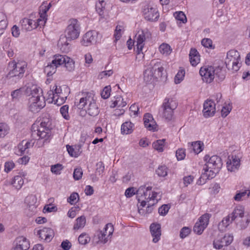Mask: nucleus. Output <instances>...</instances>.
Wrapping results in <instances>:
<instances>
[{
  "mask_svg": "<svg viewBox=\"0 0 250 250\" xmlns=\"http://www.w3.org/2000/svg\"><path fill=\"white\" fill-rule=\"evenodd\" d=\"M214 69L212 66L202 67L200 69V74L203 80L207 83H210L214 78Z\"/></svg>",
  "mask_w": 250,
  "mask_h": 250,
  "instance_id": "1a4fd4ad",
  "label": "nucleus"
},
{
  "mask_svg": "<svg viewBox=\"0 0 250 250\" xmlns=\"http://www.w3.org/2000/svg\"><path fill=\"white\" fill-rule=\"evenodd\" d=\"M189 60L192 66H196L200 62V55L195 48H191L189 54Z\"/></svg>",
  "mask_w": 250,
  "mask_h": 250,
  "instance_id": "aec40b11",
  "label": "nucleus"
},
{
  "mask_svg": "<svg viewBox=\"0 0 250 250\" xmlns=\"http://www.w3.org/2000/svg\"><path fill=\"white\" fill-rule=\"evenodd\" d=\"M29 248V242L25 237L21 236L16 238L11 250H27Z\"/></svg>",
  "mask_w": 250,
  "mask_h": 250,
  "instance_id": "ddd939ff",
  "label": "nucleus"
},
{
  "mask_svg": "<svg viewBox=\"0 0 250 250\" xmlns=\"http://www.w3.org/2000/svg\"><path fill=\"white\" fill-rule=\"evenodd\" d=\"M240 61L239 53L237 50H231L227 53L225 63L228 70L236 72L241 66Z\"/></svg>",
  "mask_w": 250,
  "mask_h": 250,
  "instance_id": "20e7f679",
  "label": "nucleus"
},
{
  "mask_svg": "<svg viewBox=\"0 0 250 250\" xmlns=\"http://www.w3.org/2000/svg\"><path fill=\"white\" fill-rule=\"evenodd\" d=\"M145 19L150 21H156L159 17V14L156 9L146 5L143 11Z\"/></svg>",
  "mask_w": 250,
  "mask_h": 250,
  "instance_id": "9b49d317",
  "label": "nucleus"
},
{
  "mask_svg": "<svg viewBox=\"0 0 250 250\" xmlns=\"http://www.w3.org/2000/svg\"><path fill=\"white\" fill-rule=\"evenodd\" d=\"M247 191V189L239 191L236 194V195L234 197V199L236 201H241L242 200V198L246 195Z\"/></svg>",
  "mask_w": 250,
  "mask_h": 250,
  "instance_id": "69168bd1",
  "label": "nucleus"
},
{
  "mask_svg": "<svg viewBox=\"0 0 250 250\" xmlns=\"http://www.w3.org/2000/svg\"><path fill=\"white\" fill-rule=\"evenodd\" d=\"M80 24L76 19L68 21V24L64 31V36H61L58 42V46L62 52H67L69 50L70 44L68 41L77 39L80 33Z\"/></svg>",
  "mask_w": 250,
  "mask_h": 250,
  "instance_id": "f257e3e1",
  "label": "nucleus"
},
{
  "mask_svg": "<svg viewBox=\"0 0 250 250\" xmlns=\"http://www.w3.org/2000/svg\"><path fill=\"white\" fill-rule=\"evenodd\" d=\"M61 91H62V89H61L60 87L58 88L57 85H55V86H54L53 88V90L52 91H50V93L49 94V96H51V95H52V97H50V98L51 99V101H49L48 102L49 103H53V102L54 101L55 102L54 104H57V103L58 102V100H56V102H55V101L54 100L55 96H54V92H55V93L56 94H58L59 93H60Z\"/></svg>",
  "mask_w": 250,
  "mask_h": 250,
  "instance_id": "37998d69",
  "label": "nucleus"
},
{
  "mask_svg": "<svg viewBox=\"0 0 250 250\" xmlns=\"http://www.w3.org/2000/svg\"><path fill=\"white\" fill-rule=\"evenodd\" d=\"M203 143L200 141L188 143V149L190 152L193 151L196 154H198L203 150Z\"/></svg>",
  "mask_w": 250,
  "mask_h": 250,
  "instance_id": "a211bd4d",
  "label": "nucleus"
},
{
  "mask_svg": "<svg viewBox=\"0 0 250 250\" xmlns=\"http://www.w3.org/2000/svg\"><path fill=\"white\" fill-rule=\"evenodd\" d=\"M145 186L140 187L137 190L136 194L138 195H141V197L144 196L145 197V199L147 200V198L148 196L149 192L145 190Z\"/></svg>",
  "mask_w": 250,
  "mask_h": 250,
  "instance_id": "603ef678",
  "label": "nucleus"
},
{
  "mask_svg": "<svg viewBox=\"0 0 250 250\" xmlns=\"http://www.w3.org/2000/svg\"><path fill=\"white\" fill-rule=\"evenodd\" d=\"M10 128L5 123H1V137H4L9 132Z\"/></svg>",
  "mask_w": 250,
  "mask_h": 250,
  "instance_id": "bf43d9fd",
  "label": "nucleus"
},
{
  "mask_svg": "<svg viewBox=\"0 0 250 250\" xmlns=\"http://www.w3.org/2000/svg\"><path fill=\"white\" fill-rule=\"evenodd\" d=\"M175 16L176 20L182 21L183 23H186L187 21L186 16L182 11L176 12Z\"/></svg>",
  "mask_w": 250,
  "mask_h": 250,
  "instance_id": "5fc2aeb1",
  "label": "nucleus"
},
{
  "mask_svg": "<svg viewBox=\"0 0 250 250\" xmlns=\"http://www.w3.org/2000/svg\"><path fill=\"white\" fill-rule=\"evenodd\" d=\"M36 127L35 125L34 124L32 126V134L31 136L34 139H37L35 138V136L37 135V137H39V139H44V143L48 141L49 139V138L51 135V130L47 131L45 129H43L42 128H40L37 130L35 129Z\"/></svg>",
  "mask_w": 250,
  "mask_h": 250,
  "instance_id": "f8f14e48",
  "label": "nucleus"
},
{
  "mask_svg": "<svg viewBox=\"0 0 250 250\" xmlns=\"http://www.w3.org/2000/svg\"><path fill=\"white\" fill-rule=\"evenodd\" d=\"M37 206H27L25 212L29 216H32L37 212Z\"/></svg>",
  "mask_w": 250,
  "mask_h": 250,
  "instance_id": "13d9d810",
  "label": "nucleus"
},
{
  "mask_svg": "<svg viewBox=\"0 0 250 250\" xmlns=\"http://www.w3.org/2000/svg\"><path fill=\"white\" fill-rule=\"evenodd\" d=\"M40 121V128L47 131L51 130L52 129L51 121L48 117H44Z\"/></svg>",
  "mask_w": 250,
  "mask_h": 250,
  "instance_id": "bb28decb",
  "label": "nucleus"
},
{
  "mask_svg": "<svg viewBox=\"0 0 250 250\" xmlns=\"http://www.w3.org/2000/svg\"><path fill=\"white\" fill-rule=\"evenodd\" d=\"M150 231L153 237L152 241L156 243L160 239L161 235V226L159 223H153L150 226Z\"/></svg>",
  "mask_w": 250,
  "mask_h": 250,
  "instance_id": "dca6fc26",
  "label": "nucleus"
},
{
  "mask_svg": "<svg viewBox=\"0 0 250 250\" xmlns=\"http://www.w3.org/2000/svg\"><path fill=\"white\" fill-rule=\"evenodd\" d=\"M204 160L206 162V164L203 168V170L206 172L208 171L209 169H215L219 171L223 166L222 159L217 155H213L210 157L209 155H206Z\"/></svg>",
  "mask_w": 250,
  "mask_h": 250,
  "instance_id": "423d86ee",
  "label": "nucleus"
},
{
  "mask_svg": "<svg viewBox=\"0 0 250 250\" xmlns=\"http://www.w3.org/2000/svg\"><path fill=\"white\" fill-rule=\"evenodd\" d=\"M97 33L96 31L92 30L86 32L83 37L82 44L85 46L96 42Z\"/></svg>",
  "mask_w": 250,
  "mask_h": 250,
  "instance_id": "2eb2a0df",
  "label": "nucleus"
},
{
  "mask_svg": "<svg viewBox=\"0 0 250 250\" xmlns=\"http://www.w3.org/2000/svg\"><path fill=\"white\" fill-rule=\"evenodd\" d=\"M107 234L102 232V230L98 231L95 234L93 238V241L96 244H104L108 241V237L106 236Z\"/></svg>",
  "mask_w": 250,
  "mask_h": 250,
  "instance_id": "6ab92c4d",
  "label": "nucleus"
},
{
  "mask_svg": "<svg viewBox=\"0 0 250 250\" xmlns=\"http://www.w3.org/2000/svg\"><path fill=\"white\" fill-rule=\"evenodd\" d=\"M134 125L130 122H126L121 125V133L123 134H129L133 131Z\"/></svg>",
  "mask_w": 250,
  "mask_h": 250,
  "instance_id": "cd10ccee",
  "label": "nucleus"
},
{
  "mask_svg": "<svg viewBox=\"0 0 250 250\" xmlns=\"http://www.w3.org/2000/svg\"><path fill=\"white\" fill-rule=\"evenodd\" d=\"M83 172L81 167L75 168L73 172V178L75 180H79L82 178Z\"/></svg>",
  "mask_w": 250,
  "mask_h": 250,
  "instance_id": "864d4df0",
  "label": "nucleus"
},
{
  "mask_svg": "<svg viewBox=\"0 0 250 250\" xmlns=\"http://www.w3.org/2000/svg\"><path fill=\"white\" fill-rule=\"evenodd\" d=\"M62 169V165L57 164L53 165L51 167V171L52 173L58 174H60V171Z\"/></svg>",
  "mask_w": 250,
  "mask_h": 250,
  "instance_id": "0e129e2a",
  "label": "nucleus"
},
{
  "mask_svg": "<svg viewBox=\"0 0 250 250\" xmlns=\"http://www.w3.org/2000/svg\"><path fill=\"white\" fill-rule=\"evenodd\" d=\"M144 125L149 130H154L153 124L155 123L152 115L150 113H146L144 117Z\"/></svg>",
  "mask_w": 250,
  "mask_h": 250,
  "instance_id": "412c9836",
  "label": "nucleus"
},
{
  "mask_svg": "<svg viewBox=\"0 0 250 250\" xmlns=\"http://www.w3.org/2000/svg\"><path fill=\"white\" fill-rule=\"evenodd\" d=\"M151 34L147 29H145L139 31L136 35V51L138 54L142 52L145 45V42L146 39L151 38Z\"/></svg>",
  "mask_w": 250,
  "mask_h": 250,
  "instance_id": "0eeeda50",
  "label": "nucleus"
},
{
  "mask_svg": "<svg viewBox=\"0 0 250 250\" xmlns=\"http://www.w3.org/2000/svg\"><path fill=\"white\" fill-rule=\"evenodd\" d=\"M214 76L217 77L219 81H222L225 78V72L222 71V69L218 67L214 69Z\"/></svg>",
  "mask_w": 250,
  "mask_h": 250,
  "instance_id": "49530a36",
  "label": "nucleus"
},
{
  "mask_svg": "<svg viewBox=\"0 0 250 250\" xmlns=\"http://www.w3.org/2000/svg\"><path fill=\"white\" fill-rule=\"evenodd\" d=\"M38 235L41 239L50 242L54 236V232L51 228H43L38 231Z\"/></svg>",
  "mask_w": 250,
  "mask_h": 250,
  "instance_id": "f3484780",
  "label": "nucleus"
},
{
  "mask_svg": "<svg viewBox=\"0 0 250 250\" xmlns=\"http://www.w3.org/2000/svg\"><path fill=\"white\" fill-rule=\"evenodd\" d=\"M126 105V103L124 101L123 99L121 96L117 97L115 100L110 105L111 108L117 107H124Z\"/></svg>",
  "mask_w": 250,
  "mask_h": 250,
  "instance_id": "7c9ffc66",
  "label": "nucleus"
},
{
  "mask_svg": "<svg viewBox=\"0 0 250 250\" xmlns=\"http://www.w3.org/2000/svg\"><path fill=\"white\" fill-rule=\"evenodd\" d=\"M41 21H42L43 23L45 22V21H42L40 19H39L37 20V22H36L35 21L27 18H24L21 20V23L23 29L26 31H31L33 29L36 28L39 24H41Z\"/></svg>",
  "mask_w": 250,
  "mask_h": 250,
  "instance_id": "4468645a",
  "label": "nucleus"
},
{
  "mask_svg": "<svg viewBox=\"0 0 250 250\" xmlns=\"http://www.w3.org/2000/svg\"><path fill=\"white\" fill-rule=\"evenodd\" d=\"M122 30V26L120 25H118L116 26V29H115V32H114V37L115 38V41H116V42L121 37V36H122V33H121Z\"/></svg>",
  "mask_w": 250,
  "mask_h": 250,
  "instance_id": "680f3d73",
  "label": "nucleus"
},
{
  "mask_svg": "<svg viewBox=\"0 0 250 250\" xmlns=\"http://www.w3.org/2000/svg\"><path fill=\"white\" fill-rule=\"evenodd\" d=\"M111 88L110 86H105L101 93L102 98L104 99H107L110 95Z\"/></svg>",
  "mask_w": 250,
  "mask_h": 250,
  "instance_id": "4d7b16f0",
  "label": "nucleus"
},
{
  "mask_svg": "<svg viewBox=\"0 0 250 250\" xmlns=\"http://www.w3.org/2000/svg\"><path fill=\"white\" fill-rule=\"evenodd\" d=\"M66 57H67L66 55H55L54 56L53 59L51 61L52 64H54L57 67L59 65L63 64L64 62H66Z\"/></svg>",
  "mask_w": 250,
  "mask_h": 250,
  "instance_id": "a878e982",
  "label": "nucleus"
},
{
  "mask_svg": "<svg viewBox=\"0 0 250 250\" xmlns=\"http://www.w3.org/2000/svg\"><path fill=\"white\" fill-rule=\"evenodd\" d=\"M210 216V214L205 213L200 218L199 221L196 222L193 227V231L195 233L200 235L203 233L208 224Z\"/></svg>",
  "mask_w": 250,
  "mask_h": 250,
  "instance_id": "6e6552de",
  "label": "nucleus"
},
{
  "mask_svg": "<svg viewBox=\"0 0 250 250\" xmlns=\"http://www.w3.org/2000/svg\"><path fill=\"white\" fill-rule=\"evenodd\" d=\"M212 42L211 39L208 38H204L201 41V44L203 46L207 48L212 47Z\"/></svg>",
  "mask_w": 250,
  "mask_h": 250,
  "instance_id": "774afa93",
  "label": "nucleus"
},
{
  "mask_svg": "<svg viewBox=\"0 0 250 250\" xmlns=\"http://www.w3.org/2000/svg\"><path fill=\"white\" fill-rule=\"evenodd\" d=\"M57 67L54 64H52V62L50 64H48L44 68V72L46 73L47 76H52L56 72Z\"/></svg>",
  "mask_w": 250,
  "mask_h": 250,
  "instance_id": "c9c22d12",
  "label": "nucleus"
},
{
  "mask_svg": "<svg viewBox=\"0 0 250 250\" xmlns=\"http://www.w3.org/2000/svg\"><path fill=\"white\" fill-rule=\"evenodd\" d=\"M90 237L88 234L85 233H82L78 237V241L81 245H85L88 244L90 241Z\"/></svg>",
  "mask_w": 250,
  "mask_h": 250,
  "instance_id": "58836bf2",
  "label": "nucleus"
},
{
  "mask_svg": "<svg viewBox=\"0 0 250 250\" xmlns=\"http://www.w3.org/2000/svg\"><path fill=\"white\" fill-rule=\"evenodd\" d=\"M105 5V2L104 0H99V1L96 3L95 5L96 10L100 16L103 15Z\"/></svg>",
  "mask_w": 250,
  "mask_h": 250,
  "instance_id": "f704fd0d",
  "label": "nucleus"
},
{
  "mask_svg": "<svg viewBox=\"0 0 250 250\" xmlns=\"http://www.w3.org/2000/svg\"><path fill=\"white\" fill-rule=\"evenodd\" d=\"M232 221H231V216L229 214L219 223L218 228L219 229H223V228H227Z\"/></svg>",
  "mask_w": 250,
  "mask_h": 250,
  "instance_id": "72a5a7b5",
  "label": "nucleus"
},
{
  "mask_svg": "<svg viewBox=\"0 0 250 250\" xmlns=\"http://www.w3.org/2000/svg\"><path fill=\"white\" fill-rule=\"evenodd\" d=\"M86 223V219L84 216H81L76 219V223L74 226V229H78L83 228Z\"/></svg>",
  "mask_w": 250,
  "mask_h": 250,
  "instance_id": "473e14b6",
  "label": "nucleus"
},
{
  "mask_svg": "<svg viewBox=\"0 0 250 250\" xmlns=\"http://www.w3.org/2000/svg\"><path fill=\"white\" fill-rule=\"evenodd\" d=\"M64 66L66 69L69 71H72L75 68L74 61L70 57L67 56L66 57V62H64Z\"/></svg>",
  "mask_w": 250,
  "mask_h": 250,
  "instance_id": "4c0bfd02",
  "label": "nucleus"
},
{
  "mask_svg": "<svg viewBox=\"0 0 250 250\" xmlns=\"http://www.w3.org/2000/svg\"><path fill=\"white\" fill-rule=\"evenodd\" d=\"M162 115L163 117L167 121L172 120L173 116V110H162Z\"/></svg>",
  "mask_w": 250,
  "mask_h": 250,
  "instance_id": "6e6d98bb",
  "label": "nucleus"
},
{
  "mask_svg": "<svg viewBox=\"0 0 250 250\" xmlns=\"http://www.w3.org/2000/svg\"><path fill=\"white\" fill-rule=\"evenodd\" d=\"M191 229L187 227H183L180 230V236L183 239L186 237L190 233Z\"/></svg>",
  "mask_w": 250,
  "mask_h": 250,
  "instance_id": "052dcab7",
  "label": "nucleus"
},
{
  "mask_svg": "<svg viewBox=\"0 0 250 250\" xmlns=\"http://www.w3.org/2000/svg\"><path fill=\"white\" fill-rule=\"evenodd\" d=\"M156 173L160 177H165L167 174V167L165 166H160L156 169Z\"/></svg>",
  "mask_w": 250,
  "mask_h": 250,
  "instance_id": "09e8293b",
  "label": "nucleus"
},
{
  "mask_svg": "<svg viewBox=\"0 0 250 250\" xmlns=\"http://www.w3.org/2000/svg\"><path fill=\"white\" fill-rule=\"evenodd\" d=\"M104 170V166L102 162H99L96 164V172L99 175L102 174Z\"/></svg>",
  "mask_w": 250,
  "mask_h": 250,
  "instance_id": "338daca9",
  "label": "nucleus"
},
{
  "mask_svg": "<svg viewBox=\"0 0 250 250\" xmlns=\"http://www.w3.org/2000/svg\"><path fill=\"white\" fill-rule=\"evenodd\" d=\"M8 68L10 71L5 77L2 78V81L3 83L11 84L23 76L25 72V64L22 65L20 62L16 63L12 61L9 62Z\"/></svg>",
  "mask_w": 250,
  "mask_h": 250,
  "instance_id": "7ed1b4c3",
  "label": "nucleus"
},
{
  "mask_svg": "<svg viewBox=\"0 0 250 250\" xmlns=\"http://www.w3.org/2000/svg\"><path fill=\"white\" fill-rule=\"evenodd\" d=\"M34 144V142L32 143L31 140L30 141H26L25 140L21 141L18 146L21 155L23 154L27 149L33 147Z\"/></svg>",
  "mask_w": 250,
  "mask_h": 250,
  "instance_id": "5701e85b",
  "label": "nucleus"
},
{
  "mask_svg": "<svg viewBox=\"0 0 250 250\" xmlns=\"http://www.w3.org/2000/svg\"><path fill=\"white\" fill-rule=\"evenodd\" d=\"M176 156L178 161L183 160L186 157V149L184 148H179L176 152Z\"/></svg>",
  "mask_w": 250,
  "mask_h": 250,
  "instance_id": "8fccbe9b",
  "label": "nucleus"
},
{
  "mask_svg": "<svg viewBox=\"0 0 250 250\" xmlns=\"http://www.w3.org/2000/svg\"><path fill=\"white\" fill-rule=\"evenodd\" d=\"M160 52L166 55H168L171 52V49L170 46L167 43L162 44L159 48Z\"/></svg>",
  "mask_w": 250,
  "mask_h": 250,
  "instance_id": "79ce46f5",
  "label": "nucleus"
},
{
  "mask_svg": "<svg viewBox=\"0 0 250 250\" xmlns=\"http://www.w3.org/2000/svg\"><path fill=\"white\" fill-rule=\"evenodd\" d=\"M231 221H234L237 217L243 218L244 215V209L242 207H238L234 208L232 212L230 214Z\"/></svg>",
  "mask_w": 250,
  "mask_h": 250,
  "instance_id": "b1692460",
  "label": "nucleus"
},
{
  "mask_svg": "<svg viewBox=\"0 0 250 250\" xmlns=\"http://www.w3.org/2000/svg\"><path fill=\"white\" fill-rule=\"evenodd\" d=\"M203 106V109H216L217 105L213 99H207L205 101Z\"/></svg>",
  "mask_w": 250,
  "mask_h": 250,
  "instance_id": "ea45409f",
  "label": "nucleus"
},
{
  "mask_svg": "<svg viewBox=\"0 0 250 250\" xmlns=\"http://www.w3.org/2000/svg\"><path fill=\"white\" fill-rule=\"evenodd\" d=\"M75 105L78 109H83L84 108L87 109H98L99 108L96 103L94 94L92 92L84 94V96L80 99L79 102L75 103Z\"/></svg>",
  "mask_w": 250,
  "mask_h": 250,
  "instance_id": "39448f33",
  "label": "nucleus"
},
{
  "mask_svg": "<svg viewBox=\"0 0 250 250\" xmlns=\"http://www.w3.org/2000/svg\"><path fill=\"white\" fill-rule=\"evenodd\" d=\"M10 184L16 189H19L23 184V180L21 176L17 175L14 177Z\"/></svg>",
  "mask_w": 250,
  "mask_h": 250,
  "instance_id": "c756f323",
  "label": "nucleus"
},
{
  "mask_svg": "<svg viewBox=\"0 0 250 250\" xmlns=\"http://www.w3.org/2000/svg\"><path fill=\"white\" fill-rule=\"evenodd\" d=\"M233 241V236L230 234H226L223 237H218L213 243L214 248L216 249H221L224 247L230 245Z\"/></svg>",
  "mask_w": 250,
  "mask_h": 250,
  "instance_id": "9d476101",
  "label": "nucleus"
},
{
  "mask_svg": "<svg viewBox=\"0 0 250 250\" xmlns=\"http://www.w3.org/2000/svg\"><path fill=\"white\" fill-rule=\"evenodd\" d=\"M79 199V194L76 192H73L67 198V202L71 205H73L77 203L78 202Z\"/></svg>",
  "mask_w": 250,
  "mask_h": 250,
  "instance_id": "de8ad7c7",
  "label": "nucleus"
},
{
  "mask_svg": "<svg viewBox=\"0 0 250 250\" xmlns=\"http://www.w3.org/2000/svg\"><path fill=\"white\" fill-rule=\"evenodd\" d=\"M66 147L68 153L72 157H78L82 152L81 145H78V147H79L78 151H75V148L69 145H67Z\"/></svg>",
  "mask_w": 250,
  "mask_h": 250,
  "instance_id": "c85d7f7f",
  "label": "nucleus"
},
{
  "mask_svg": "<svg viewBox=\"0 0 250 250\" xmlns=\"http://www.w3.org/2000/svg\"><path fill=\"white\" fill-rule=\"evenodd\" d=\"M37 198L34 195H30L27 196L25 199V203L27 206H37Z\"/></svg>",
  "mask_w": 250,
  "mask_h": 250,
  "instance_id": "a19ab883",
  "label": "nucleus"
},
{
  "mask_svg": "<svg viewBox=\"0 0 250 250\" xmlns=\"http://www.w3.org/2000/svg\"><path fill=\"white\" fill-rule=\"evenodd\" d=\"M164 68L161 62L156 60H152L144 72V79L146 83H151L155 79L162 77Z\"/></svg>",
  "mask_w": 250,
  "mask_h": 250,
  "instance_id": "f03ea898",
  "label": "nucleus"
},
{
  "mask_svg": "<svg viewBox=\"0 0 250 250\" xmlns=\"http://www.w3.org/2000/svg\"><path fill=\"white\" fill-rule=\"evenodd\" d=\"M219 171H217L215 169H210V170H208V171L206 172L204 171V172L202 175V178L203 179L206 178V179H210L214 177L217 173L219 172Z\"/></svg>",
  "mask_w": 250,
  "mask_h": 250,
  "instance_id": "e433bc0d",
  "label": "nucleus"
},
{
  "mask_svg": "<svg viewBox=\"0 0 250 250\" xmlns=\"http://www.w3.org/2000/svg\"><path fill=\"white\" fill-rule=\"evenodd\" d=\"M36 99H32V101H30L32 102V104H31V107L32 108H39L40 109L43 108L45 105V101L44 98L42 99V101H41L40 97L39 95H37V97H35Z\"/></svg>",
  "mask_w": 250,
  "mask_h": 250,
  "instance_id": "393cba45",
  "label": "nucleus"
},
{
  "mask_svg": "<svg viewBox=\"0 0 250 250\" xmlns=\"http://www.w3.org/2000/svg\"><path fill=\"white\" fill-rule=\"evenodd\" d=\"M178 103L176 101L172 99L166 98L163 104V109H176L177 107Z\"/></svg>",
  "mask_w": 250,
  "mask_h": 250,
  "instance_id": "4be33fe9",
  "label": "nucleus"
},
{
  "mask_svg": "<svg viewBox=\"0 0 250 250\" xmlns=\"http://www.w3.org/2000/svg\"><path fill=\"white\" fill-rule=\"evenodd\" d=\"M166 139H163L158 140L152 144L153 147L159 152H162L164 150Z\"/></svg>",
  "mask_w": 250,
  "mask_h": 250,
  "instance_id": "2f4dec72",
  "label": "nucleus"
},
{
  "mask_svg": "<svg viewBox=\"0 0 250 250\" xmlns=\"http://www.w3.org/2000/svg\"><path fill=\"white\" fill-rule=\"evenodd\" d=\"M169 209V207H168V205L164 204L159 208L158 212L160 215L165 216L167 213Z\"/></svg>",
  "mask_w": 250,
  "mask_h": 250,
  "instance_id": "e2e57ef3",
  "label": "nucleus"
},
{
  "mask_svg": "<svg viewBox=\"0 0 250 250\" xmlns=\"http://www.w3.org/2000/svg\"><path fill=\"white\" fill-rule=\"evenodd\" d=\"M185 72L184 69L179 70L174 78V82L176 84L180 83L183 80Z\"/></svg>",
  "mask_w": 250,
  "mask_h": 250,
  "instance_id": "a18cd8bd",
  "label": "nucleus"
},
{
  "mask_svg": "<svg viewBox=\"0 0 250 250\" xmlns=\"http://www.w3.org/2000/svg\"><path fill=\"white\" fill-rule=\"evenodd\" d=\"M40 8H41V9H40V19L42 20V21H43L46 22L47 21V19L46 13L49 9H48L47 7H46L45 5L43 6V4L41 6Z\"/></svg>",
  "mask_w": 250,
  "mask_h": 250,
  "instance_id": "c03bdc74",
  "label": "nucleus"
},
{
  "mask_svg": "<svg viewBox=\"0 0 250 250\" xmlns=\"http://www.w3.org/2000/svg\"><path fill=\"white\" fill-rule=\"evenodd\" d=\"M227 163H231L232 164L235 165L240 167V159L236 155H231L228 157V161Z\"/></svg>",
  "mask_w": 250,
  "mask_h": 250,
  "instance_id": "3c124183",
  "label": "nucleus"
}]
</instances>
